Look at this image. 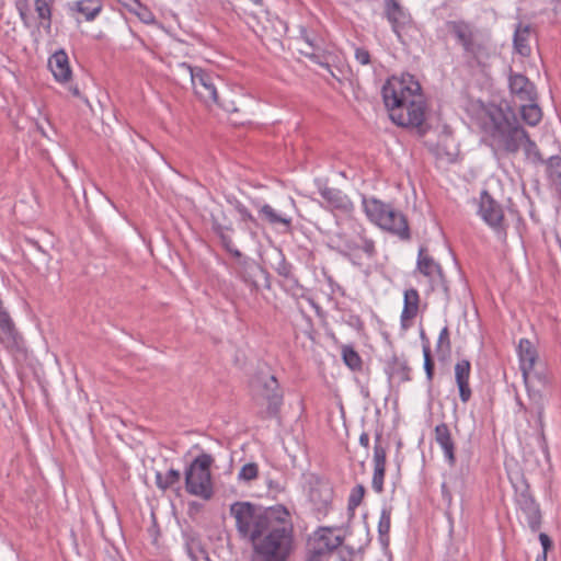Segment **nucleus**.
I'll return each mask as SVG.
<instances>
[{
  "instance_id": "obj_1",
  "label": "nucleus",
  "mask_w": 561,
  "mask_h": 561,
  "mask_svg": "<svg viewBox=\"0 0 561 561\" xmlns=\"http://www.w3.org/2000/svg\"><path fill=\"white\" fill-rule=\"evenodd\" d=\"M382 100L390 119L398 126L411 128L422 137L431 128L425 118L426 102L421 84L411 75L392 78L383 84Z\"/></svg>"
},
{
  "instance_id": "obj_2",
  "label": "nucleus",
  "mask_w": 561,
  "mask_h": 561,
  "mask_svg": "<svg viewBox=\"0 0 561 561\" xmlns=\"http://www.w3.org/2000/svg\"><path fill=\"white\" fill-rule=\"evenodd\" d=\"M294 550L295 535L290 515H279L252 543L250 561H288Z\"/></svg>"
},
{
  "instance_id": "obj_3",
  "label": "nucleus",
  "mask_w": 561,
  "mask_h": 561,
  "mask_svg": "<svg viewBox=\"0 0 561 561\" xmlns=\"http://www.w3.org/2000/svg\"><path fill=\"white\" fill-rule=\"evenodd\" d=\"M230 515L236 520L239 538L252 545L279 515L289 516V512L283 505L263 508L251 502L238 501L230 505Z\"/></svg>"
},
{
  "instance_id": "obj_4",
  "label": "nucleus",
  "mask_w": 561,
  "mask_h": 561,
  "mask_svg": "<svg viewBox=\"0 0 561 561\" xmlns=\"http://www.w3.org/2000/svg\"><path fill=\"white\" fill-rule=\"evenodd\" d=\"M445 26L461 48L462 58L468 67H483L492 56L490 37L482 34L466 20H449Z\"/></svg>"
},
{
  "instance_id": "obj_5",
  "label": "nucleus",
  "mask_w": 561,
  "mask_h": 561,
  "mask_svg": "<svg viewBox=\"0 0 561 561\" xmlns=\"http://www.w3.org/2000/svg\"><path fill=\"white\" fill-rule=\"evenodd\" d=\"M250 387L254 402L262 407L260 412L262 419L278 417L284 401V392L276 377L261 371L252 378Z\"/></svg>"
},
{
  "instance_id": "obj_6",
  "label": "nucleus",
  "mask_w": 561,
  "mask_h": 561,
  "mask_svg": "<svg viewBox=\"0 0 561 561\" xmlns=\"http://www.w3.org/2000/svg\"><path fill=\"white\" fill-rule=\"evenodd\" d=\"M362 203L364 211L371 222L402 240L411 238L408 220L401 211L375 197L364 196Z\"/></svg>"
},
{
  "instance_id": "obj_7",
  "label": "nucleus",
  "mask_w": 561,
  "mask_h": 561,
  "mask_svg": "<svg viewBox=\"0 0 561 561\" xmlns=\"http://www.w3.org/2000/svg\"><path fill=\"white\" fill-rule=\"evenodd\" d=\"M214 462L211 455L199 454L185 469V489L191 495L205 501L214 496V484L210 467Z\"/></svg>"
},
{
  "instance_id": "obj_8",
  "label": "nucleus",
  "mask_w": 561,
  "mask_h": 561,
  "mask_svg": "<svg viewBox=\"0 0 561 561\" xmlns=\"http://www.w3.org/2000/svg\"><path fill=\"white\" fill-rule=\"evenodd\" d=\"M179 69L187 72L194 92L197 98L203 101L206 105L216 104L222 107L227 112L236 111L234 107L220 103L218 84H221V79L199 67H192L186 62H179Z\"/></svg>"
},
{
  "instance_id": "obj_9",
  "label": "nucleus",
  "mask_w": 561,
  "mask_h": 561,
  "mask_svg": "<svg viewBox=\"0 0 561 561\" xmlns=\"http://www.w3.org/2000/svg\"><path fill=\"white\" fill-rule=\"evenodd\" d=\"M333 250L350 257L353 253L362 250L368 259H373L377 251L374 240L366 237L364 230H354L353 232L340 231L331 238V245Z\"/></svg>"
},
{
  "instance_id": "obj_10",
  "label": "nucleus",
  "mask_w": 561,
  "mask_h": 561,
  "mask_svg": "<svg viewBox=\"0 0 561 561\" xmlns=\"http://www.w3.org/2000/svg\"><path fill=\"white\" fill-rule=\"evenodd\" d=\"M308 489V500L318 517L327 516L332 507L334 496L330 481L316 473L305 476Z\"/></svg>"
},
{
  "instance_id": "obj_11",
  "label": "nucleus",
  "mask_w": 561,
  "mask_h": 561,
  "mask_svg": "<svg viewBox=\"0 0 561 561\" xmlns=\"http://www.w3.org/2000/svg\"><path fill=\"white\" fill-rule=\"evenodd\" d=\"M527 135L514 116L512 121L505 115L499 121L494 119L493 138L508 153L518 152Z\"/></svg>"
},
{
  "instance_id": "obj_12",
  "label": "nucleus",
  "mask_w": 561,
  "mask_h": 561,
  "mask_svg": "<svg viewBox=\"0 0 561 561\" xmlns=\"http://www.w3.org/2000/svg\"><path fill=\"white\" fill-rule=\"evenodd\" d=\"M383 15L399 42L405 44V37L410 36L411 31L415 28L411 14L398 0H383Z\"/></svg>"
},
{
  "instance_id": "obj_13",
  "label": "nucleus",
  "mask_w": 561,
  "mask_h": 561,
  "mask_svg": "<svg viewBox=\"0 0 561 561\" xmlns=\"http://www.w3.org/2000/svg\"><path fill=\"white\" fill-rule=\"evenodd\" d=\"M479 214L496 233L506 236L503 208L485 190L480 195Z\"/></svg>"
},
{
  "instance_id": "obj_14",
  "label": "nucleus",
  "mask_w": 561,
  "mask_h": 561,
  "mask_svg": "<svg viewBox=\"0 0 561 561\" xmlns=\"http://www.w3.org/2000/svg\"><path fill=\"white\" fill-rule=\"evenodd\" d=\"M516 502L520 511L524 513L528 527L531 531L536 533L541 527V511L539 504L530 494L529 485L526 484L525 489L517 493Z\"/></svg>"
},
{
  "instance_id": "obj_15",
  "label": "nucleus",
  "mask_w": 561,
  "mask_h": 561,
  "mask_svg": "<svg viewBox=\"0 0 561 561\" xmlns=\"http://www.w3.org/2000/svg\"><path fill=\"white\" fill-rule=\"evenodd\" d=\"M211 229L218 236L224 249L229 252L233 257L241 259L242 253L234 247L232 238H227L222 234V228L232 222V219L224 209H218L211 213Z\"/></svg>"
},
{
  "instance_id": "obj_16",
  "label": "nucleus",
  "mask_w": 561,
  "mask_h": 561,
  "mask_svg": "<svg viewBox=\"0 0 561 561\" xmlns=\"http://www.w3.org/2000/svg\"><path fill=\"white\" fill-rule=\"evenodd\" d=\"M508 87L511 93L523 102H535L537 100L536 87L525 75L511 70Z\"/></svg>"
},
{
  "instance_id": "obj_17",
  "label": "nucleus",
  "mask_w": 561,
  "mask_h": 561,
  "mask_svg": "<svg viewBox=\"0 0 561 561\" xmlns=\"http://www.w3.org/2000/svg\"><path fill=\"white\" fill-rule=\"evenodd\" d=\"M342 538L335 536L330 528L321 527L314 531L310 538L308 547L312 550H319V553L325 556L342 545Z\"/></svg>"
},
{
  "instance_id": "obj_18",
  "label": "nucleus",
  "mask_w": 561,
  "mask_h": 561,
  "mask_svg": "<svg viewBox=\"0 0 561 561\" xmlns=\"http://www.w3.org/2000/svg\"><path fill=\"white\" fill-rule=\"evenodd\" d=\"M319 193L327 204L325 208L330 210H339L343 214H350L353 211L354 204L341 190L323 186L320 188Z\"/></svg>"
},
{
  "instance_id": "obj_19",
  "label": "nucleus",
  "mask_w": 561,
  "mask_h": 561,
  "mask_svg": "<svg viewBox=\"0 0 561 561\" xmlns=\"http://www.w3.org/2000/svg\"><path fill=\"white\" fill-rule=\"evenodd\" d=\"M529 404L525 407V411L533 417H536L537 430L543 434V412L546 407V393L545 389L540 388H526Z\"/></svg>"
},
{
  "instance_id": "obj_20",
  "label": "nucleus",
  "mask_w": 561,
  "mask_h": 561,
  "mask_svg": "<svg viewBox=\"0 0 561 561\" xmlns=\"http://www.w3.org/2000/svg\"><path fill=\"white\" fill-rule=\"evenodd\" d=\"M434 438L442 448L445 459L450 467L456 465V446L451 432L446 423H439L435 426Z\"/></svg>"
},
{
  "instance_id": "obj_21",
  "label": "nucleus",
  "mask_w": 561,
  "mask_h": 561,
  "mask_svg": "<svg viewBox=\"0 0 561 561\" xmlns=\"http://www.w3.org/2000/svg\"><path fill=\"white\" fill-rule=\"evenodd\" d=\"M272 268L283 279L285 286L290 288L298 287V279L295 277L293 265L286 260L282 250L277 249L273 253Z\"/></svg>"
},
{
  "instance_id": "obj_22",
  "label": "nucleus",
  "mask_w": 561,
  "mask_h": 561,
  "mask_svg": "<svg viewBox=\"0 0 561 561\" xmlns=\"http://www.w3.org/2000/svg\"><path fill=\"white\" fill-rule=\"evenodd\" d=\"M471 374V364L468 359H460L455 365V380L459 390V398L462 403H467L471 399V388L469 379Z\"/></svg>"
},
{
  "instance_id": "obj_23",
  "label": "nucleus",
  "mask_w": 561,
  "mask_h": 561,
  "mask_svg": "<svg viewBox=\"0 0 561 561\" xmlns=\"http://www.w3.org/2000/svg\"><path fill=\"white\" fill-rule=\"evenodd\" d=\"M420 306V295L415 288H410L403 295V309L400 317L401 328L408 330L412 325V320L417 316Z\"/></svg>"
},
{
  "instance_id": "obj_24",
  "label": "nucleus",
  "mask_w": 561,
  "mask_h": 561,
  "mask_svg": "<svg viewBox=\"0 0 561 561\" xmlns=\"http://www.w3.org/2000/svg\"><path fill=\"white\" fill-rule=\"evenodd\" d=\"M416 267L420 273L426 277H432L434 273H437L442 280V287L445 294H448V286L445 280L442 266L427 254V249L425 247H421L419 250Z\"/></svg>"
},
{
  "instance_id": "obj_25",
  "label": "nucleus",
  "mask_w": 561,
  "mask_h": 561,
  "mask_svg": "<svg viewBox=\"0 0 561 561\" xmlns=\"http://www.w3.org/2000/svg\"><path fill=\"white\" fill-rule=\"evenodd\" d=\"M48 67L57 81L68 82L70 80L72 71L68 55L64 49L57 50L49 57Z\"/></svg>"
},
{
  "instance_id": "obj_26",
  "label": "nucleus",
  "mask_w": 561,
  "mask_h": 561,
  "mask_svg": "<svg viewBox=\"0 0 561 561\" xmlns=\"http://www.w3.org/2000/svg\"><path fill=\"white\" fill-rule=\"evenodd\" d=\"M517 352L522 374H527L529 369L540 363L538 351L528 339L519 340Z\"/></svg>"
},
{
  "instance_id": "obj_27",
  "label": "nucleus",
  "mask_w": 561,
  "mask_h": 561,
  "mask_svg": "<svg viewBox=\"0 0 561 561\" xmlns=\"http://www.w3.org/2000/svg\"><path fill=\"white\" fill-rule=\"evenodd\" d=\"M259 209V215L262 220L266 221L271 226L282 225L285 227V231H289L291 229L293 218L285 213L277 211L268 204H263L260 206L255 204Z\"/></svg>"
},
{
  "instance_id": "obj_28",
  "label": "nucleus",
  "mask_w": 561,
  "mask_h": 561,
  "mask_svg": "<svg viewBox=\"0 0 561 561\" xmlns=\"http://www.w3.org/2000/svg\"><path fill=\"white\" fill-rule=\"evenodd\" d=\"M228 202L238 213L240 217L239 224L242 227V229L249 232L251 239H254L256 237V228L259 227L257 219L240 201L233 198L229 199Z\"/></svg>"
},
{
  "instance_id": "obj_29",
  "label": "nucleus",
  "mask_w": 561,
  "mask_h": 561,
  "mask_svg": "<svg viewBox=\"0 0 561 561\" xmlns=\"http://www.w3.org/2000/svg\"><path fill=\"white\" fill-rule=\"evenodd\" d=\"M526 388L547 389L550 385V376L542 363L534 366L527 374H522Z\"/></svg>"
},
{
  "instance_id": "obj_30",
  "label": "nucleus",
  "mask_w": 561,
  "mask_h": 561,
  "mask_svg": "<svg viewBox=\"0 0 561 561\" xmlns=\"http://www.w3.org/2000/svg\"><path fill=\"white\" fill-rule=\"evenodd\" d=\"M387 373L389 378L398 379L399 382L411 380V368L403 356L393 355L388 362Z\"/></svg>"
},
{
  "instance_id": "obj_31",
  "label": "nucleus",
  "mask_w": 561,
  "mask_h": 561,
  "mask_svg": "<svg viewBox=\"0 0 561 561\" xmlns=\"http://www.w3.org/2000/svg\"><path fill=\"white\" fill-rule=\"evenodd\" d=\"M529 33V25H523L522 23L517 25L514 33V48L519 55L524 57H528L531 53L530 46L528 44Z\"/></svg>"
},
{
  "instance_id": "obj_32",
  "label": "nucleus",
  "mask_w": 561,
  "mask_h": 561,
  "mask_svg": "<svg viewBox=\"0 0 561 561\" xmlns=\"http://www.w3.org/2000/svg\"><path fill=\"white\" fill-rule=\"evenodd\" d=\"M102 0H79L75 2L78 13L82 14L87 21H93L102 11Z\"/></svg>"
},
{
  "instance_id": "obj_33",
  "label": "nucleus",
  "mask_w": 561,
  "mask_h": 561,
  "mask_svg": "<svg viewBox=\"0 0 561 561\" xmlns=\"http://www.w3.org/2000/svg\"><path fill=\"white\" fill-rule=\"evenodd\" d=\"M546 172L550 183L561 192V157L551 156L546 160Z\"/></svg>"
},
{
  "instance_id": "obj_34",
  "label": "nucleus",
  "mask_w": 561,
  "mask_h": 561,
  "mask_svg": "<svg viewBox=\"0 0 561 561\" xmlns=\"http://www.w3.org/2000/svg\"><path fill=\"white\" fill-rule=\"evenodd\" d=\"M391 527V510L383 507L381 510L379 523H378V535L379 541L383 547L389 545V533Z\"/></svg>"
},
{
  "instance_id": "obj_35",
  "label": "nucleus",
  "mask_w": 561,
  "mask_h": 561,
  "mask_svg": "<svg viewBox=\"0 0 561 561\" xmlns=\"http://www.w3.org/2000/svg\"><path fill=\"white\" fill-rule=\"evenodd\" d=\"M523 119L530 126H536L542 117L541 108L535 102L523 104L520 107Z\"/></svg>"
},
{
  "instance_id": "obj_36",
  "label": "nucleus",
  "mask_w": 561,
  "mask_h": 561,
  "mask_svg": "<svg viewBox=\"0 0 561 561\" xmlns=\"http://www.w3.org/2000/svg\"><path fill=\"white\" fill-rule=\"evenodd\" d=\"M183 539H184V546L186 549V552L188 557L192 559V561L197 560L196 551L202 550V547L199 545V540L197 538L196 531H194L191 528L184 529L182 531Z\"/></svg>"
},
{
  "instance_id": "obj_37",
  "label": "nucleus",
  "mask_w": 561,
  "mask_h": 561,
  "mask_svg": "<svg viewBox=\"0 0 561 561\" xmlns=\"http://www.w3.org/2000/svg\"><path fill=\"white\" fill-rule=\"evenodd\" d=\"M180 479L181 473L175 469H170L164 477L161 474V472L156 473V484L163 491L179 483Z\"/></svg>"
},
{
  "instance_id": "obj_38",
  "label": "nucleus",
  "mask_w": 561,
  "mask_h": 561,
  "mask_svg": "<svg viewBox=\"0 0 561 561\" xmlns=\"http://www.w3.org/2000/svg\"><path fill=\"white\" fill-rule=\"evenodd\" d=\"M35 11L42 20V25L49 30L51 25V5L48 0H35Z\"/></svg>"
},
{
  "instance_id": "obj_39",
  "label": "nucleus",
  "mask_w": 561,
  "mask_h": 561,
  "mask_svg": "<svg viewBox=\"0 0 561 561\" xmlns=\"http://www.w3.org/2000/svg\"><path fill=\"white\" fill-rule=\"evenodd\" d=\"M525 156L528 160H530L533 163H545L546 160L543 159L538 146L534 140L529 138V135H527V138L524 140L522 145Z\"/></svg>"
},
{
  "instance_id": "obj_40",
  "label": "nucleus",
  "mask_w": 561,
  "mask_h": 561,
  "mask_svg": "<svg viewBox=\"0 0 561 561\" xmlns=\"http://www.w3.org/2000/svg\"><path fill=\"white\" fill-rule=\"evenodd\" d=\"M342 356L345 365L352 370L360 369L362 359L358 353L351 346H344L342 350Z\"/></svg>"
},
{
  "instance_id": "obj_41",
  "label": "nucleus",
  "mask_w": 561,
  "mask_h": 561,
  "mask_svg": "<svg viewBox=\"0 0 561 561\" xmlns=\"http://www.w3.org/2000/svg\"><path fill=\"white\" fill-rule=\"evenodd\" d=\"M422 346H423L424 370L426 374V379L428 382H432V380L434 378V367L435 366H434V362L432 359L430 341L426 340V343H424Z\"/></svg>"
},
{
  "instance_id": "obj_42",
  "label": "nucleus",
  "mask_w": 561,
  "mask_h": 561,
  "mask_svg": "<svg viewBox=\"0 0 561 561\" xmlns=\"http://www.w3.org/2000/svg\"><path fill=\"white\" fill-rule=\"evenodd\" d=\"M386 474V465H374V474L371 485L375 492L381 493L383 491V481Z\"/></svg>"
},
{
  "instance_id": "obj_43",
  "label": "nucleus",
  "mask_w": 561,
  "mask_h": 561,
  "mask_svg": "<svg viewBox=\"0 0 561 561\" xmlns=\"http://www.w3.org/2000/svg\"><path fill=\"white\" fill-rule=\"evenodd\" d=\"M387 462V451L386 448L381 445V434L377 433L375 436V445H374V465H386Z\"/></svg>"
},
{
  "instance_id": "obj_44",
  "label": "nucleus",
  "mask_w": 561,
  "mask_h": 561,
  "mask_svg": "<svg viewBox=\"0 0 561 561\" xmlns=\"http://www.w3.org/2000/svg\"><path fill=\"white\" fill-rule=\"evenodd\" d=\"M451 350L450 339H449V329L448 327H444L438 335L436 351L437 353L449 354Z\"/></svg>"
},
{
  "instance_id": "obj_45",
  "label": "nucleus",
  "mask_w": 561,
  "mask_h": 561,
  "mask_svg": "<svg viewBox=\"0 0 561 561\" xmlns=\"http://www.w3.org/2000/svg\"><path fill=\"white\" fill-rule=\"evenodd\" d=\"M365 495V488L362 484H357L354 486L351 491L350 497H348V504L347 507L350 511H354L357 506L360 505Z\"/></svg>"
},
{
  "instance_id": "obj_46",
  "label": "nucleus",
  "mask_w": 561,
  "mask_h": 561,
  "mask_svg": "<svg viewBox=\"0 0 561 561\" xmlns=\"http://www.w3.org/2000/svg\"><path fill=\"white\" fill-rule=\"evenodd\" d=\"M259 473V467L254 462H249L242 466L238 473L239 480L250 482L254 480L257 477Z\"/></svg>"
},
{
  "instance_id": "obj_47",
  "label": "nucleus",
  "mask_w": 561,
  "mask_h": 561,
  "mask_svg": "<svg viewBox=\"0 0 561 561\" xmlns=\"http://www.w3.org/2000/svg\"><path fill=\"white\" fill-rule=\"evenodd\" d=\"M355 58L356 60L363 65V66H366L368 64H370V53L364 48V47H357L355 49Z\"/></svg>"
},
{
  "instance_id": "obj_48",
  "label": "nucleus",
  "mask_w": 561,
  "mask_h": 561,
  "mask_svg": "<svg viewBox=\"0 0 561 561\" xmlns=\"http://www.w3.org/2000/svg\"><path fill=\"white\" fill-rule=\"evenodd\" d=\"M539 540L542 546V551L548 552L553 547L551 538L546 533L539 534Z\"/></svg>"
},
{
  "instance_id": "obj_49",
  "label": "nucleus",
  "mask_w": 561,
  "mask_h": 561,
  "mask_svg": "<svg viewBox=\"0 0 561 561\" xmlns=\"http://www.w3.org/2000/svg\"><path fill=\"white\" fill-rule=\"evenodd\" d=\"M440 488H442L443 500L447 504V506L450 507L451 502H453V495H451V492H450L447 483L446 482L442 483Z\"/></svg>"
},
{
  "instance_id": "obj_50",
  "label": "nucleus",
  "mask_w": 561,
  "mask_h": 561,
  "mask_svg": "<svg viewBox=\"0 0 561 561\" xmlns=\"http://www.w3.org/2000/svg\"><path fill=\"white\" fill-rule=\"evenodd\" d=\"M323 554L319 553V550H312L308 548L306 561H322Z\"/></svg>"
},
{
  "instance_id": "obj_51",
  "label": "nucleus",
  "mask_w": 561,
  "mask_h": 561,
  "mask_svg": "<svg viewBox=\"0 0 561 561\" xmlns=\"http://www.w3.org/2000/svg\"><path fill=\"white\" fill-rule=\"evenodd\" d=\"M249 24L252 26V28L256 32V33H260L262 32V36L266 35L267 34V26L262 22V25H260V23L257 22L256 24H253L251 22H249Z\"/></svg>"
},
{
  "instance_id": "obj_52",
  "label": "nucleus",
  "mask_w": 561,
  "mask_h": 561,
  "mask_svg": "<svg viewBox=\"0 0 561 561\" xmlns=\"http://www.w3.org/2000/svg\"><path fill=\"white\" fill-rule=\"evenodd\" d=\"M255 7H257L259 9V13H262V18H265L266 16V10L264 8V2L263 0H250Z\"/></svg>"
},
{
  "instance_id": "obj_53",
  "label": "nucleus",
  "mask_w": 561,
  "mask_h": 561,
  "mask_svg": "<svg viewBox=\"0 0 561 561\" xmlns=\"http://www.w3.org/2000/svg\"><path fill=\"white\" fill-rule=\"evenodd\" d=\"M360 446L368 448L369 447V435L366 432H363L359 436Z\"/></svg>"
},
{
  "instance_id": "obj_54",
  "label": "nucleus",
  "mask_w": 561,
  "mask_h": 561,
  "mask_svg": "<svg viewBox=\"0 0 561 561\" xmlns=\"http://www.w3.org/2000/svg\"><path fill=\"white\" fill-rule=\"evenodd\" d=\"M234 232L233 222H230V225H227V228H222V234L227 238H232L231 233Z\"/></svg>"
},
{
  "instance_id": "obj_55",
  "label": "nucleus",
  "mask_w": 561,
  "mask_h": 561,
  "mask_svg": "<svg viewBox=\"0 0 561 561\" xmlns=\"http://www.w3.org/2000/svg\"><path fill=\"white\" fill-rule=\"evenodd\" d=\"M257 271H261V273L265 276L266 287L270 288V282H268L270 275H268V273L264 268L261 270V267H257Z\"/></svg>"
},
{
  "instance_id": "obj_56",
  "label": "nucleus",
  "mask_w": 561,
  "mask_h": 561,
  "mask_svg": "<svg viewBox=\"0 0 561 561\" xmlns=\"http://www.w3.org/2000/svg\"><path fill=\"white\" fill-rule=\"evenodd\" d=\"M257 271H261V273L265 276L266 287L270 288V282H268L270 275H268V273L264 268L261 270V267H257Z\"/></svg>"
},
{
  "instance_id": "obj_57",
  "label": "nucleus",
  "mask_w": 561,
  "mask_h": 561,
  "mask_svg": "<svg viewBox=\"0 0 561 561\" xmlns=\"http://www.w3.org/2000/svg\"><path fill=\"white\" fill-rule=\"evenodd\" d=\"M69 91L71 92V94H72L73 96H79V95H80V91H79V89H78V87H77V85H75V87H70V88H69Z\"/></svg>"
},
{
  "instance_id": "obj_58",
  "label": "nucleus",
  "mask_w": 561,
  "mask_h": 561,
  "mask_svg": "<svg viewBox=\"0 0 561 561\" xmlns=\"http://www.w3.org/2000/svg\"><path fill=\"white\" fill-rule=\"evenodd\" d=\"M244 282H245L247 284H249V286H250L251 288H253V289H256V288H257V284H256L254 280H250V279H248V278H245V277H244Z\"/></svg>"
},
{
  "instance_id": "obj_59",
  "label": "nucleus",
  "mask_w": 561,
  "mask_h": 561,
  "mask_svg": "<svg viewBox=\"0 0 561 561\" xmlns=\"http://www.w3.org/2000/svg\"><path fill=\"white\" fill-rule=\"evenodd\" d=\"M536 561H547V552L542 551V553L537 557Z\"/></svg>"
},
{
  "instance_id": "obj_60",
  "label": "nucleus",
  "mask_w": 561,
  "mask_h": 561,
  "mask_svg": "<svg viewBox=\"0 0 561 561\" xmlns=\"http://www.w3.org/2000/svg\"><path fill=\"white\" fill-rule=\"evenodd\" d=\"M176 71H178L179 75H182L183 77L187 78V72L185 70H180L179 69V64L176 65Z\"/></svg>"
},
{
  "instance_id": "obj_61",
  "label": "nucleus",
  "mask_w": 561,
  "mask_h": 561,
  "mask_svg": "<svg viewBox=\"0 0 561 561\" xmlns=\"http://www.w3.org/2000/svg\"><path fill=\"white\" fill-rule=\"evenodd\" d=\"M420 335H421L422 343L423 344L426 343V340H428V339L426 337L425 332L423 330L421 331Z\"/></svg>"
},
{
  "instance_id": "obj_62",
  "label": "nucleus",
  "mask_w": 561,
  "mask_h": 561,
  "mask_svg": "<svg viewBox=\"0 0 561 561\" xmlns=\"http://www.w3.org/2000/svg\"><path fill=\"white\" fill-rule=\"evenodd\" d=\"M21 18H22L23 20H26V15H25V13L21 12ZM24 22L26 23V21H24Z\"/></svg>"
},
{
  "instance_id": "obj_63",
  "label": "nucleus",
  "mask_w": 561,
  "mask_h": 561,
  "mask_svg": "<svg viewBox=\"0 0 561 561\" xmlns=\"http://www.w3.org/2000/svg\"><path fill=\"white\" fill-rule=\"evenodd\" d=\"M251 16L253 18V20H256L257 14H256V13H255V14L253 13Z\"/></svg>"
}]
</instances>
